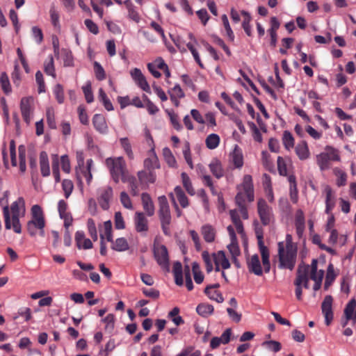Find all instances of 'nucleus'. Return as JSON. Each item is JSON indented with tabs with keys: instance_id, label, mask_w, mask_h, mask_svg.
I'll list each match as a JSON object with an SVG mask.
<instances>
[{
	"instance_id": "nucleus-40",
	"label": "nucleus",
	"mask_w": 356,
	"mask_h": 356,
	"mask_svg": "<svg viewBox=\"0 0 356 356\" xmlns=\"http://www.w3.org/2000/svg\"><path fill=\"white\" fill-rule=\"evenodd\" d=\"M174 191L181 207H187L189 204L188 199L185 195L182 188L177 186L175 188Z\"/></svg>"
},
{
	"instance_id": "nucleus-32",
	"label": "nucleus",
	"mask_w": 356,
	"mask_h": 356,
	"mask_svg": "<svg viewBox=\"0 0 356 356\" xmlns=\"http://www.w3.org/2000/svg\"><path fill=\"white\" fill-rule=\"evenodd\" d=\"M338 273L335 272L334 268L332 264H330L327 268V272L325 278L324 289H327L330 287L332 283L336 280Z\"/></svg>"
},
{
	"instance_id": "nucleus-18",
	"label": "nucleus",
	"mask_w": 356,
	"mask_h": 356,
	"mask_svg": "<svg viewBox=\"0 0 356 356\" xmlns=\"http://www.w3.org/2000/svg\"><path fill=\"white\" fill-rule=\"evenodd\" d=\"M230 161L235 168L241 169L243 165V155L242 149L238 145H235L233 151L229 154Z\"/></svg>"
},
{
	"instance_id": "nucleus-52",
	"label": "nucleus",
	"mask_w": 356,
	"mask_h": 356,
	"mask_svg": "<svg viewBox=\"0 0 356 356\" xmlns=\"http://www.w3.org/2000/svg\"><path fill=\"white\" fill-rule=\"evenodd\" d=\"M179 309L178 307H174L169 313L168 317L171 318L172 322L176 325H180L184 323V320L181 316H179Z\"/></svg>"
},
{
	"instance_id": "nucleus-2",
	"label": "nucleus",
	"mask_w": 356,
	"mask_h": 356,
	"mask_svg": "<svg viewBox=\"0 0 356 356\" xmlns=\"http://www.w3.org/2000/svg\"><path fill=\"white\" fill-rule=\"evenodd\" d=\"M324 277V270H319L318 273H309V266H299L297 270V276L295 280V284L298 288L304 286L309 288V282L310 280L314 282L312 289H321L323 279Z\"/></svg>"
},
{
	"instance_id": "nucleus-54",
	"label": "nucleus",
	"mask_w": 356,
	"mask_h": 356,
	"mask_svg": "<svg viewBox=\"0 0 356 356\" xmlns=\"http://www.w3.org/2000/svg\"><path fill=\"white\" fill-rule=\"evenodd\" d=\"M120 143L128 157L132 159L134 158V154L129 139L127 138H122L120 139Z\"/></svg>"
},
{
	"instance_id": "nucleus-61",
	"label": "nucleus",
	"mask_w": 356,
	"mask_h": 356,
	"mask_svg": "<svg viewBox=\"0 0 356 356\" xmlns=\"http://www.w3.org/2000/svg\"><path fill=\"white\" fill-rule=\"evenodd\" d=\"M52 172L54 177L55 179V181L56 183H58L60 181V177L59 172L58 159L57 155H54V158L52 161Z\"/></svg>"
},
{
	"instance_id": "nucleus-20",
	"label": "nucleus",
	"mask_w": 356,
	"mask_h": 356,
	"mask_svg": "<svg viewBox=\"0 0 356 356\" xmlns=\"http://www.w3.org/2000/svg\"><path fill=\"white\" fill-rule=\"evenodd\" d=\"M232 329L227 328L220 337H213L210 342L211 348H217L221 343L227 344L229 342L232 336Z\"/></svg>"
},
{
	"instance_id": "nucleus-23",
	"label": "nucleus",
	"mask_w": 356,
	"mask_h": 356,
	"mask_svg": "<svg viewBox=\"0 0 356 356\" xmlns=\"http://www.w3.org/2000/svg\"><path fill=\"white\" fill-rule=\"evenodd\" d=\"M95 129L102 134H107L108 129L104 116L102 114H95L92 118Z\"/></svg>"
},
{
	"instance_id": "nucleus-38",
	"label": "nucleus",
	"mask_w": 356,
	"mask_h": 356,
	"mask_svg": "<svg viewBox=\"0 0 356 356\" xmlns=\"http://www.w3.org/2000/svg\"><path fill=\"white\" fill-rule=\"evenodd\" d=\"M202 257L207 272L209 273L213 269L214 264V253L211 255L207 251H204L202 253Z\"/></svg>"
},
{
	"instance_id": "nucleus-33",
	"label": "nucleus",
	"mask_w": 356,
	"mask_h": 356,
	"mask_svg": "<svg viewBox=\"0 0 356 356\" xmlns=\"http://www.w3.org/2000/svg\"><path fill=\"white\" fill-rule=\"evenodd\" d=\"M111 243V249L117 252H124L129 249V245L127 240L124 237L113 240Z\"/></svg>"
},
{
	"instance_id": "nucleus-8",
	"label": "nucleus",
	"mask_w": 356,
	"mask_h": 356,
	"mask_svg": "<svg viewBox=\"0 0 356 356\" xmlns=\"http://www.w3.org/2000/svg\"><path fill=\"white\" fill-rule=\"evenodd\" d=\"M254 225L255 235L257 238L258 246L261 255L264 270L265 273H268L270 269L269 251L268 248L265 246L264 243V229L261 225H260L257 221L254 222Z\"/></svg>"
},
{
	"instance_id": "nucleus-25",
	"label": "nucleus",
	"mask_w": 356,
	"mask_h": 356,
	"mask_svg": "<svg viewBox=\"0 0 356 356\" xmlns=\"http://www.w3.org/2000/svg\"><path fill=\"white\" fill-rule=\"evenodd\" d=\"M249 271L257 275H261L263 273L259 257L257 254L252 255L248 261Z\"/></svg>"
},
{
	"instance_id": "nucleus-11",
	"label": "nucleus",
	"mask_w": 356,
	"mask_h": 356,
	"mask_svg": "<svg viewBox=\"0 0 356 356\" xmlns=\"http://www.w3.org/2000/svg\"><path fill=\"white\" fill-rule=\"evenodd\" d=\"M257 213L264 226L269 225L273 220V209L264 199H259L257 202Z\"/></svg>"
},
{
	"instance_id": "nucleus-56",
	"label": "nucleus",
	"mask_w": 356,
	"mask_h": 356,
	"mask_svg": "<svg viewBox=\"0 0 356 356\" xmlns=\"http://www.w3.org/2000/svg\"><path fill=\"white\" fill-rule=\"evenodd\" d=\"M248 124L252 131L254 140L258 143H261L262 141V135L258 127L253 122H248Z\"/></svg>"
},
{
	"instance_id": "nucleus-29",
	"label": "nucleus",
	"mask_w": 356,
	"mask_h": 356,
	"mask_svg": "<svg viewBox=\"0 0 356 356\" xmlns=\"http://www.w3.org/2000/svg\"><path fill=\"white\" fill-rule=\"evenodd\" d=\"M40 168L43 177H48L50 175L48 155L44 151L41 152L40 154Z\"/></svg>"
},
{
	"instance_id": "nucleus-59",
	"label": "nucleus",
	"mask_w": 356,
	"mask_h": 356,
	"mask_svg": "<svg viewBox=\"0 0 356 356\" xmlns=\"http://www.w3.org/2000/svg\"><path fill=\"white\" fill-rule=\"evenodd\" d=\"M62 188L64 191V195L66 198H68L72 193L74 185L71 180L64 179L62 182Z\"/></svg>"
},
{
	"instance_id": "nucleus-37",
	"label": "nucleus",
	"mask_w": 356,
	"mask_h": 356,
	"mask_svg": "<svg viewBox=\"0 0 356 356\" xmlns=\"http://www.w3.org/2000/svg\"><path fill=\"white\" fill-rule=\"evenodd\" d=\"M241 15L243 16V20L242 22V27L247 34L248 36L251 37L252 35V28L250 26V22L252 20V17L250 13L247 11L242 10Z\"/></svg>"
},
{
	"instance_id": "nucleus-57",
	"label": "nucleus",
	"mask_w": 356,
	"mask_h": 356,
	"mask_svg": "<svg viewBox=\"0 0 356 356\" xmlns=\"http://www.w3.org/2000/svg\"><path fill=\"white\" fill-rule=\"evenodd\" d=\"M222 22L223 24V26L225 29L227 35L230 41H234V34L231 29V26L229 23V20L227 18V16L226 15H222L221 17Z\"/></svg>"
},
{
	"instance_id": "nucleus-15",
	"label": "nucleus",
	"mask_w": 356,
	"mask_h": 356,
	"mask_svg": "<svg viewBox=\"0 0 356 356\" xmlns=\"http://www.w3.org/2000/svg\"><path fill=\"white\" fill-rule=\"evenodd\" d=\"M134 222L137 232L145 234L149 230V222L143 212L136 211L135 213Z\"/></svg>"
},
{
	"instance_id": "nucleus-9",
	"label": "nucleus",
	"mask_w": 356,
	"mask_h": 356,
	"mask_svg": "<svg viewBox=\"0 0 356 356\" xmlns=\"http://www.w3.org/2000/svg\"><path fill=\"white\" fill-rule=\"evenodd\" d=\"M153 253L159 266L166 272L170 271V260L167 248L162 244H154Z\"/></svg>"
},
{
	"instance_id": "nucleus-10",
	"label": "nucleus",
	"mask_w": 356,
	"mask_h": 356,
	"mask_svg": "<svg viewBox=\"0 0 356 356\" xmlns=\"http://www.w3.org/2000/svg\"><path fill=\"white\" fill-rule=\"evenodd\" d=\"M93 164L92 159H88L86 165H84L83 158L80 155L78 158V166L76 168V174L77 179L81 181L82 177H84L87 184L89 185L92 179L91 173V168Z\"/></svg>"
},
{
	"instance_id": "nucleus-14",
	"label": "nucleus",
	"mask_w": 356,
	"mask_h": 356,
	"mask_svg": "<svg viewBox=\"0 0 356 356\" xmlns=\"http://www.w3.org/2000/svg\"><path fill=\"white\" fill-rule=\"evenodd\" d=\"M333 298L331 296H326L321 304L322 314L325 318L327 325H330L334 318L332 310Z\"/></svg>"
},
{
	"instance_id": "nucleus-55",
	"label": "nucleus",
	"mask_w": 356,
	"mask_h": 356,
	"mask_svg": "<svg viewBox=\"0 0 356 356\" xmlns=\"http://www.w3.org/2000/svg\"><path fill=\"white\" fill-rule=\"evenodd\" d=\"M88 230L90 236L94 241H97L98 235L95 221L92 218H89L87 222Z\"/></svg>"
},
{
	"instance_id": "nucleus-1",
	"label": "nucleus",
	"mask_w": 356,
	"mask_h": 356,
	"mask_svg": "<svg viewBox=\"0 0 356 356\" xmlns=\"http://www.w3.org/2000/svg\"><path fill=\"white\" fill-rule=\"evenodd\" d=\"M25 212V202L23 197H19L12 203L10 209L8 206L3 208V215L6 229H13L14 232L20 234L22 225L19 217L23 216Z\"/></svg>"
},
{
	"instance_id": "nucleus-27",
	"label": "nucleus",
	"mask_w": 356,
	"mask_h": 356,
	"mask_svg": "<svg viewBox=\"0 0 356 356\" xmlns=\"http://www.w3.org/2000/svg\"><path fill=\"white\" fill-rule=\"evenodd\" d=\"M295 152L298 159L301 161L306 160L310 156V152L306 141L298 143L295 147Z\"/></svg>"
},
{
	"instance_id": "nucleus-35",
	"label": "nucleus",
	"mask_w": 356,
	"mask_h": 356,
	"mask_svg": "<svg viewBox=\"0 0 356 356\" xmlns=\"http://www.w3.org/2000/svg\"><path fill=\"white\" fill-rule=\"evenodd\" d=\"M124 4L128 10V17L131 20L136 23H138L140 20V15L136 9V6L132 3L131 0H126L124 1Z\"/></svg>"
},
{
	"instance_id": "nucleus-12",
	"label": "nucleus",
	"mask_w": 356,
	"mask_h": 356,
	"mask_svg": "<svg viewBox=\"0 0 356 356\" xmlns=\"http://www.w3.org/2000/svg\"><path fill=\"white\" fill-rule=\"evenodd\" d=\"M34 110L33 97H22L20 101V111L24 121L29 124Z\"/></svg>"
},
{
	"instance_id": "nucleus-62",
	"label": "nucleus",
	"mask_w": 356,
	"mask_h": 356,
	"mask_svg": "<svg viewBox=\"0 0 356 356\" xmlns=\"http://www.w3.org/2000/svg\"><path fill=\"white\" fill-rule=\"evenodd\" d=\"M120 202L124 208L128 209H133L132 202L126 192L122 191L120 193Z\"/></svg>"
},
{
	"instance_id": "nucleus-26",
	"label": "nucleus",
	"mask_w": 356,
	"mask_h": 356,
	"mask_svg": "<svg viewBox=\"0 0 356 356\" xmlns=\"http://www.w3.org/2000/svg\"><path fill=\"white\" fill-rule=\"evenodd\" d=\"M288 181L289 183L290 200L293 203L296 204L298 201V191L296 176L293 174L289 175Z\"/></svg>"
},
{
	"instance_id": "nucleus-36",
	"label": "nucleus",
	"mask_w": 356,
	"mask_h": 356,
	"mask_svg": "<svg viewBox=\"0 0 356 356\" xmlns=\"http://www.w3.org/2000/svg\"><path fill=\"white\" fill-rule=\"evenodd\" d=\"M204 239L207 243L214 241L216 236V232L214 228L210 225H205L202 227L201 230Z\"/></svg>"
},
{
	"instance_id": "nucleus-5",
	"label": "nucleus",
	"mask_w": 356,
	"mask_h": 356,
	"mask_svg": "<svg viewBox=\"0 0 356 356\" xmlns=\"http://www.w3.org/2000/svg\"><path fill=\"white\" fill-rule=\"evenodd\" d=\"M45 220L42 208L38 205H33L31 208V220L27 222V230L31 236H35L37 229L40 230L42 236H44V227Z\"/></svg>"
},
{
	"instance_id": "nucleus-60",
	"label": "nucleus",
	"mask_w": 356,
	"mask_h": 356,
	"mask_svg": "<svg viewBox=\"0 0 356 356\" xmlns=\"http://www.w3.org/2000/svg\"><path fill=\"white\" fill-rule=\"evenodd\" d=\"M125 182H128L129 184L131 194L133 196H137L138 195V189L136 178L134 177H130L128 179L126 178Z\"/></svg>"
},
{
	"instance_id": "nucleus-16",
	"label": "nucleus",
	"mask_w": 356,
	"mask_h": 356,
	"mask_svg": "<svg viewBox=\"0 0 356 356\" xmlns=\"http://www.w3.org/2000/svg\"><path fill=\"white\" fill-rule=\"evenodd\" d=\"M113 195V188L109 186L101 188L99 190L98 202L104 210H107L109 208Z\"/></svg>"
},
{
	"instance_id": "nucleus-47",
	"label": "nucleus",
	"mask_w": 356,
	"mask_h": 356,
	"mask_svg": "<svg viewBox=\"0 0 356 356\" xmlns=\"http://www.w3.org/2000/svg\"><path fill=\"white\" fill-rule=\"evenodd\" d=\"M44 72L47 75L56 78L54 58L51 55L49 56L48 60L44 63Z\"/></svg>"
},
{
	"instance_id": "nucleus-45",
	"label": "nucleus",
	"mask_w": 356,
	"mask_h": 356,
	"mask_svg": "<svg viewBox=\"0 0 356 356\" xmlns=\"http://www.w3.org/2000/svg\"><path fill=\"white\" fill-rule=\"evenodd\" d=\"M213 307L211 305L200 304L197 308L196 312L203 317H207L213 312Z\"/></svg>"
},
{
	"instance_id": "nucleus-58",
	"label": "nucleus",
	"mask_w": 356,
	"mask_h": 356,
	"mask_svg": "<svg viewBox=\"0 0 356 356\" xmlns=\"http://www.w3.org/2000/svg\"><path fill=\"white\" fill-rule=\"evenodd\" d=\"M82 90L86 98L87 103H91L93 102V94L92 92L91 83L90 82H87L86 84L82 86Z\"/></svg>"
},
{
	"instance_id": "nucleus-64",
	"label": "nucleus",
	"mask_w": 356,
	"mask_h": 356,
	"mask_svg": "<svg viewBox=\"0 0 356 356\" xmlns=\"http://www.w3.org/2000/svg\"><path fill=\"white\" fill-rule=\"evenodd\" d=\"M163 152L165 159L168 164L169 165V166L174 167L176 164V160L174 156L172 155L170 149L168 147H165L163 149Z\"/></svg>"
},
{
	"instance_id": "nucleus-30",
	"label": "nucleus",
	"mask_w": 356,
	"mask_h": 356,
	"mask_svg": "<svg viewBox=\"0 0 356 356\" xmlns=\"http://www.w3.org/2000/svg\"><path fill=\"white\" fill-rule=\"evenodd\" d=\"M277 170L281 176L289 177V167L291 166V161L289 159H286L282 156L277 158Z\"/></svg>"
},
{
	"instance_id": "nucleus-53",
	"label": "nucleus",
	"mask_w": 356,
	"mask_h": 356,
	"mask_svg": "<svg viewBox=\"0 0 356 356\" xmlns=\"http://www.w3.org/2000/svg\"><path fill=\"white\" fill-rule=\"evenodd\" d=\"M55 97L58 104H63L65 100L64 90L62 85L60 83L56 84L53 90Z\"/></svg>"
},
{
	"instance_id": "nucleus-21",
	"label": "nucleus",
	"mask_w": 356,
	"mask_h": 356,
	"mask_svg": "<svg viewBox=\"0 0 356 356\" xmlns=\"http://www.w3.org/2000/svg\"><path fill=\"white\" fill-rule=\"evenodd\" d=\"M141 201L145 213L149 217L153 216L155 213V207L149 194L143 193L141 194Z\"/></svg>"
},
{
	"instance_id": "nucleus-50",
	"label": "nucleus",
	"mask_w": 356,
	"mask_h": 356,
	"mask_svg": "<svg viewBox=\"0 0 356 356\" xmlns=\"http://www.w3.org/2000/svg\"><path fill=\"white\" fill-rule=\"evenodd\" d=\"M166 113H168L170 123L172 125V127L177 130L180 131L182 129V126L181 123L179 122V116L177 114H176L173 111H166Z\"/></svg>"
},
{
	"instance_id": "nucleus-44",
	"label": "nucleus",
	"mask_w": 356,
	"mask_h": 356,
	"mask_svg": "<svg viewBox=\"0 0 356 356\" xmlns=\"http://www.w3.org/2000/svg\"><path fill=\"white\" fill-rule=\"evenodd\" d=\"M0 84L1 89L4 92L5 94L8 95L11 92V86L10 83V81L8 79V76L6 72H2L0 76Z\"/></svg>"
},
{
	"instance_id": "nucleus-28",
	"label": "nucleus",
	"mask_w": 356,
	"mask_h": 356,
	"mask_svg": "<svg viewBox=\"0 0 356 356\" xmlns=\"http://www.w3.org/2000/svg\"><path fill=\"white\" fill-rule=\"evenodd\" d=\"M138 177L141 184H153L156 181V174L152 170H141L138 172Z\"/></svg>"
},
{
	"instance_id": "nucleus-39",
	"label": "nucleus",
	"mask_w": 356,
	"mask_h": 356,
	"mask_svg": "<svg viewBox=\"0 0 356 356\" xmlns=\"http://www.w3.org/2000/svg\"><path fill=\"white\" fill-rule=\"evenodd\" d=\"M220 136L216 134H209L205 140V144L207 148L209 149H216L220 144Z\"/></svg>"
},
{
	"instance_id": "nucleus-19",
	"label": "nucleus",
	"mask_w": 356,
	"mask_h": 356,
	"mask_svg": "<svg viewBox=\"0 0 356 356\" xmlns=\"http://www.w3.org/2000/svg\"><path fill=\"white\" fill-rule=\"evenodd\" d=\"M214 264L216 266V272L220 271V266H221L223 270L228 269L230 267L229 260L227 259L225 252L221 250L218 251L217 253H214Z\"/></svg>"
},
{
	"instance_id": "nucleus-4",
	"label": "nucleus",
	"mask_w": 356,
	"mask_h": 356,
	"mask_svg": "<svg viewBox=\"0 0 356 356\" xmlns=\"http://www.w3.org/2000/svg\"><path fill=\"white\" fill-rule=\"evenodd\" d=\"M105 163L109 170L113 180L118 184L121 179L123 182L126 181V163L121 156L115 158H108Z\"/></svg>"
},
{
	"instance_id": "nucleus-3",
	"label": "nucleus",
	"mask_w": 356,
	"mask_h": 356,
	"mask_svg": "<svg viewBox=\"0 0 356 356\" xmlns=\"http://www.w3.org/2000/svg\"><path fill=\"white\" fill-rule=\"evenodd\" d=\"M158 216L160 220L161 227L165 236H170L172 215L167 197L165 195L159 196L158 197Z\"/></svg>"
},
{
	"instance_id": "nucleus-24",
	"label": "nucleus",
	"mask_w": 356,
	"mask_h": 356,
	"mask_svg": "<svg viewBox=\"0 0 356 356\" xmlns=\"http://www.w3.org/2000/svg\"><path fill=\"white\" fill-rule=\"evenodd\" d=\"M242 187L248 201L252 202L254 200V187L251 175H245L243 177Z\"/></svg>"
},
{
	"instance_id": "nucleus-6",
	"label": "nucleus",
	"mask_w": 356,
	"mask_h": 356,
	"mask_svg": "<svg viewBox=\"0 0 356 356\" xmlns=\"http://www.w3.org/2000/svg\"><path fill=\"white\" fill-rule=\"evenodd\" d=\"M279 266L282 268L293 270L297 256V249L292 248L290 245L284 249L283 242L278 243Z\"/></svg>"
},
{
	"instance_id": "nucleus-46",
	"label": "nucleus",
	"mask_w": 356,
	"mask_h": 356,
	"mask_svg": "<svg viewBox=\"0 0 356 356\" xmlns=\"http://www.w3.org/2000/svg\"><path fill=\"white\" fill-rule=\"evenodd\" d=\"M144 167L146 170L152 171H154V169L159 168L160 165L156 156L154 155L152 157L145 159Z\"/></svg>"
},
{
	"instance_id": "nucleus-48",
	"label": "nucleus",
	"mask_w": 356,
	"mask_h": 356,
	"mask_svg": "<svg viewBox=\"0 0 356 356\" xmlns=\"http://www.w3.org/2000/svg\"><path fill=\"white\" fill-rule=\"evenodd\" d=\"M334 175L337 177V185L339 187L343 186L346 184L347 175L342 170L335 168L334 170Z\"/></svg>"
},
{
	"instance_id": "nucleus-51",
	"label": "nucleus",
	"mask_w": 356,
	"mask_h": 356,
	"mask_svg": "<svg viewBox=\"0 0 356 356\" xmlns=\"http://www.w3.org/2000/svg\"><path fill=\"white\" fill-rule=\"evenodd\" d=\"M99 99L103 103L104 108L107 111H111L113 110V106L111 102L107 97L106 94L105 93L102 88H100L99 90Z\"/></svg>"
},
{
	"instance_id": "nucleus-42",
	"label": "nucleus",
	"mask_w": 356,
	"mask_h": 356,
	"mask_svg": "<svg viewBox=\"0 0 356 356\" xmlns=\"http://www.w3.org/2000/svg\"><path fill=\"white\" fill-rule=\"evenodd\" d=\"M104 234V241L105 238L108 242H113V233H112V223L111 220H107L104 222L103 229L99 228V232Z\"/></svg>"
},
{
	"instance_id": "nucleus-7",
	"label": "nucleus",
	"mask_w": 356,
	"mask_h": 356,
	"mask_svg": "<svg viewBox=\"0 0 356 356\" xmlns=\"http://www.w3.org/2000/svg\"><path fill=\"white\" fill-rule=\"evenodd\" d=\"M316 163L321 171L328 170L330 168V161H339L340 155L338 149L327 145L325 151L316 155Z\"/></svg>"
},
{
	"instance_id": "nucleus-63",
	"label": "nucleus",
	"mask_w": 356,
	"mask_h": 356,
	"mask_svg": "<svg viewBox=\"0 0 356 356\" xmlns=\"http://www.w3.org/2000/svg\"><path fill=\"white\" fill-rule=\"evenodd\" d=\"M207 297L211 300H214L217 302H222L224 301V298L222 296L221 293H219L218 291H204Z\"/></svg>"
},
{
	"instance_id": "nucleus-22",
	"label": "nucleus",
	"mask_w": 356,
	"mask_h": 356,
	"mask_svg": "<svg viewBox=\"0 0 356 356\" xmlns=\"http://www.w3.org/2000/svg\"><path fill=\"white\" fill-rule=\"evenodd\" d=\"M325 193V213L330 214L335 207V196L332 188L327 185L324 188Z\"/></svg>"
},
{
	"instance_id": "nucleus-13",
	"label": "nucleus",
	"mask_w": 356,
	"mask_h": 356,
	"mask_svg": "<svg viewBox=\"0 0 356 356\" xmlns=\"http://www.w3.org/2000/svg\"><path fill=\"white\" fill-rule=\"evenodd\" d=\"M349 321L355 325L356 323V300L352 298L346 305L341 318V325L346 327Z\"/></svg>"
},
{
	"instance_id": "nucleus-43",
	"label": "nucleus",
	"mask_w": 356,
	"mask_h": 356,
	"mask_svg": "<svg viewBox=\"0 0 356 356\" xmlns=\"http://www.w3.org/2000/svg\"><path fill=\"white\" fill-rule=\"evenodd\" d=\"M282 143L286 149L290 150L294 147V138L289 131H284L282 136Z\"/></svg>"
},
{
	"instance_id": "nucleus-17",
	"label": "nucleus",
	"mask_w": 356,
	"mask_h": 356,
	"mask_svg": "<svg viewBox=\"0 0 356 356\" xmlns=\"http://www.w3.org/2000/svg\"><path fill=\"white\" fill-rule=\"evenodd\" d=\"M131 76L138 87L143 91L151 93L150 87L140 70L134 68L131 71Z\"/></svg>"
},
{
	"instance_id": "nucleus-31",
	"label": "nucleus",
	"mask_w": 356,
	"mask_h": 356,
	"mask_svg": "<svg viewBox=\"0 0 356 356\" xmlns=\"http://www.w3.org/2000/svg\"><path fill=\"white\" fill-rule=\"evenodd\" d=\"M172 273L175 281L178 286H181L184 284L183 280V267L180 261H175L173 264Z\"/></svg>"
},
{
	"instance_id": "nucleus-49",
	"label": "nucleus",
	"mask_w": 356,
	"mask_h": 356,
	"mask_svg": "<svg viewBox=\"0 0 356 356\" xmlns=\"http://www.w3.org/2000/svg\"><path fill=\"white\" fill-rule=\"evenodd\" d=\"M181 179H182V183L184 185V187L185 188L186 191L190 195H194L195 192L193 187L192 183L191 181V179L187 175L186 172L181 173Z\"/></svg>"
},
{
	"instance_id": "nucleus-41",
	"label": "nucleus",
	"mask_w": 356,
	"mask_h": 356,
	"mask_svg": "<svg viewBox=\"0 0 356 356\" xmlns=\"http://www.w3.org/2000/svg\"><path fill=\"white\" fill-rule=\"evenodd\" d=\"M192 271L195 283L198 284L202 283L204 281V276L197 262L195 261L192 263Z\"/></svg>"
},
{
	"instance_id": "nucleus-34",
	"label": "nucleus",
	"mask_w": 356,
	"mask_h": 356,
	"mask_svg": "<svg viewBox=\"0 0 356 356\" xmlns=\"http://www.w3.org/2000/svg\"><path fill=\"white\" fill-rule=\"evenodd\" d=\"M209 169L214 177L220 179L224 176V170L221 162L218 159H213L209 164Z\"/></svg>"
}]
</instances>
